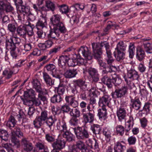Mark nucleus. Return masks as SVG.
<instances>
[{
	"label": "nucleus",
	"instance_id": "obj_1",
	"mask_svg": "<svg viewBox=\"0 0 152 152\" xmlns=\"http://www.w3.org/2000/svg\"><path fill=\"white\" fill-rule=\"evenodd\" d=\"M92 48L93 54L94 58L99 60L102 58V47L104 46L106 50V53L107 56L106 59L107 64L109 65H111L114 61V59L112 56V54L110 49L109 43L105 41L99 43H92Z\"/></svg>",
	"mask_w": 152,
	"mask_h": 152
},
{
	"label": "nucleus",
	"instance_id": "obj_2",
	"mask_svg": "<svg viewBox=\"0 0 152 152\" xmlns=\"http://www.w3.org/2000/svg\"><path fill=\"white\" fill-rule=\"evenodd\" d=\"M127 77L124 75V78L126 82V84L128 85L130 88L134 86V83L132 81L134 80H138L140 76L138 72L134 69L132 68L128 69L127 73Z\"/></svg>",
	"mask_w": 152,
	"mask_h": 152
},
{
	"label": "nucleus",
	"instance_id": "obj_3",
	"mask_svg": "<svg viewBox=\"0 0 152 152\" xmlns=\"http://www.w3.org/2000/svg\"><path fill=\"white\" fill-rule=\"evenodd\" d=\"M65 100L68 105L65 104L61 107V110L63 111V113H70L72 109L70 107V106L74 108H75L78 105V101L76 100L75 97H73L72 96H66Z\"/></svg>",
	"mask_w": 152,
	"mask_h": 152
},
{
	"label": "nucleus",
	"instance_id": "obj_4",
	"mask_svg": "<svg viewBox=\"0 0 152 152\" xmlns=\"http://www.w3.org/2000/svg\"><path fill=\"white\" fill-rule=\"evenodd\" d=\"M48 118V111L46 110H42L40 115L37 116L33 121L34 127L37 128H40L44 124Z\"/></svg>",
	"mask_w": 152,
	"mask_h": 152
},
{
	"label": "nucleus",
	"instance_id": "obj_5",
	"mask_svg": "<svg viewBox=\"0 0 152 152\" xmlns=\"http://www.w3.org/2000/svg\"><path fill=\"white\" fill-rule=\"evenodd\" d=\"M77 138L79 140H83L89 137V133L84 128L78 126L73 128Z\"/></svg>",
	"mask_w": 152,
	"mask_h": 152
},
{
	"label": "nucleus",
	"instance_id": "obj_6",
	"mask_svg": "<svg viewBox=\"0 0 152 152\" xmlns=\"http://www.w3.org/2000/svg\"><path fill=\"white\" fill-rule=\"evenodd\" d=\"M132 87L130 88L128 85L122 87L121 88L116 89L115 92L112 93L113 98H121L124 97L128 94L129 89H131Z\"/></svg>",
	"mask_w": 152,
	"mask_h": 152
},
{
	"label": "nucleus",
	"instance_id": "obj_7",
	"mask_svg": "<svg viewBox=\"0 0 152 152\" xmlns=\"http://www.w3.org/2000/svg\"><path fill=\"white\" fill-rule=\"evenodd\" d=\"M85 110V109H83L82 110L83 118L85 124L93 123L94 120L95 113L88 112L86 113Z\"/></svg>",
	"mask_w": 152,
	"mask_h": 152
},
{
	"label": "nucleus",
	"instance_id": "obj_8",
	"mask_svg": "<svg viewBox=\"0 0 152 152\" xmlns=\"http://www.w3.org/2000/svg\"><path fill=\"white\" fill-rule=\"evenodd\" d=\"M21 43L20 39L17 37L12 36L9 39L7 37L6 39V46L16 48V46L19 45Z\"/></svg>",
	"mask_w": 152,
	"mask_h": 152
},
{
	"label": "nucleus",
	"instance_id": "obj_9",
	"mask_svg": "<svg viewBox=\"0 0 152 152\" xmlns=\"http://www.w3.org/2000/svg\"><path fill=\"white\" fill-rule=\"evenodd\" d=\"M79 52L81 53L86 60H91L94 56L90 48L86 46H82L79 49Z\"/></svg>",
	"mask_w": 152,
	"mask_h": 152
},
{
	"label": "nucleus",
	"instance_id": "obj_10",
	"mask_svg": "<svg viewBox=\"0 0 152 152\" xmlns=\"http://www.w3.org/2000/svg\"><path fill=\"white\" fill-rule=\"evenodd\" d=\"M119 80V78H113L111 79L110 78L107 76L106 75H104L101 79L102 82L106 84L109 88H112L113 84L115 83L118 84V83L117 82V80Z\"/></svg>",
	"mask_w": 152,
	"mask_h": 152
},
{
	"label": "nucleus",
	"instance_id": "obj_11",
	"mask_svg": "<svg viewBox=\"0 0 152 152\" xmlns=\"http://www.w3.org/2000/svg\"><path fill=\"white\" fill-rule=\"evenodd\" d=\"M21 145L23 151L25 152H30L33 148L32 143L26 138H23L21 140Z\"/></svg>",
	"mask_w": 152,
	"mask_h": 152
},
{
	"label": "nucleus",
	"instance_id": "obj_12",
	"mask_svg": "<svg viewBox=\"0 0 152 152\" xmlns=\"http://www.w3.org/2000/svg\"><path fill=\"white\" fill-rule=\"evenodd\" d=\"M111 98L110 96L108 94H104L102 97L99 98V105L102 107H104L107 106L110 107L109 103Z\"/></svg>",
	"mask_w": 152,
	"mask_h": 152
},
{
	"label": "nucleus",
	"instance_id": "obj_13",
	"mask_svg": "<svg viewBox=\"0 0 152 152\" xmlns=\"http://www.w3.org/2000/svg\"><path fill=\"white\" fill-rule=\"evenodd\" d=\"M65 141L64 140L58 139L52 144V146L53 149L61 150L65 147Z\"/></svg>",
	"mask_w": 152,
	"mask_h": 152
},
{
	"label": "nucleus",
	"instance_id": "obj_14",
	"mask_svg": "<svg viewBox=\"0 0 152 152\" xmlns=\"http://www.w3.org/2000/svg\"><path fill=\"white\" fill-rule=\"evenodd\" d=\"M89 76L92 78L93 81L96 82L99 80V74L97 70L94 68L90 67L88 70Z\"/></svg>",
	"mask_w": 152,
	"mask_h": 152
},
{
	"label": "nucleus",
	"instance_id": "obj_15",
	"mask_svg": "<svg viewBox=\"0 0 152 152\" xmlns=\"http://www.w3.org/2000/svg\"><path fill=\"white\" fill-rule=\"evenodd\" d=\"M32 99L33 105L35 106H39L42 104L41 101L45 102L47 99L46 97L43 95L42 93L39 94L37 98L35 97Z\"/></svg>",
	"mask_w": 152,
	"mask_h": 152
},
{
	"label": "nucleus",
	"instance_id": "obj_16",
	"mask_svg": "<svg viewBox=\"0 0 152 152\" xmlns=\"http://www.w3.org/2000/svg\"><path fill=\"white\" fill-rule=\"evenodd\" d=\"M116 113L119 121H121L125 119L126 116V109L122 106H121L118 108Z\"/></svg>",
	"mask_w": 152,
	"mask_h": 152
},
{
	"label": "nucleus",
	"instance_id": "obj_17",
	"mask_svg": "<svg viewBox=\"0 0 152 152\" xmlns=\"http://www.w3.org/2000/svg\"><path fill=\"white\" fill-rule=\"evenodd\" d=\"M28 27L24 25H20L17 28L16 32L17 34L20 37L24 38L26 34L27 29Z\"/></svg>",
	"mask_w": 152,
	"mask_h": 152
},
{
	"label": "nucleus",
	"instance_id": "obj_18",
	"mask_svg": "<svg viewBox=\"0 0 152 152\" xmlns=\"http://www.w3.org/2000/svg\"><path fill=\"white\" fill-rule=\"evenodd\" d=\"M68 59L69 57L67 56H60L58 60V64L60 68L64 71L66 68V64Z\"/></svg>",
	"mask_w": 152,
	"mask_h": 152
},
{
	"label": "nucleus",
	"instance_id": "obj_19",
	"mask_svg": "<svg viewBox=\"0 0 152 152\" xmlns=\"http://www.w3.org/2000/svg\"><path fill=\"white\" fill-rule=\"evenodd\" d=\"M145 56V52L140 47L138 46L136 49V58L140 61H143Z\"/></svg>",
	"mask_w": 152,
	"mask_h": 152
},
{
	"label": "nucleus",
	"instance_id": "obj_20",
	"mask_svg": "<svg viewBox=\"0 0 152 152\" xmlns=\"http://www.w3.org/2000/svg\"><path fill=\"white\" fill-rule=\"evenodd\" d=\"M56 127L58 129L60 130L62 134L67 131L66 124L64 120L61 121L58 120L56 124Z\"/></svg>",
	"mask_w": 152,
	"mask_h": 152
},
{
	"label": "nucleus",
	"instance_id": "obj_21",
	"mask_svg": "<svg viewBox=\"0 0 152 152\" xmlns=\"http://www.w3.org/2000/svg\"><path fill=\"white\" fill-rule=\"evenodd\" d=\"M47 148H45L44 144L42 142H38L35 145V147L34 152H48Z\"/></svg>",
	"mask_w": 152,
	"mask_h": 152
},
{
	"label": "nucleus",
	"instance_id": "obj_22",
	"mask_svg": "<svg viewBox=\"0 0 152 152\" xmlns=\"http://www.w3.org/2000/svg\"><path fill=\"white\" fill-rule=\"evenodd\" d=\"M74 83L76 86L80 88V90L82 91H85L87 90V85L85 81L81 79H79L74 81Z\"/></svg>",
	"mask_w": 152,
	"mask_h": 152
},
{
	"label": "nucleus",
	"instance_id": "obj_23",
	"mask_svg": "<svg viewBox=\"0 0 152 152\" xmlns=\"http://www.w3.org/2000/svg\"><path fill=\"white\" fill-rule=\"evenodd\" d=\"M88 145L92 149H94L96 151H99V143L96 139L92 141L90 139H88L86 141Z\"/></svg>",
	"mask_w": 152,
	"mask_h": 152
},
{
	"label": "nucleus",
	"instance_id": "obj_24",
	"mask_svg": "<svg viewBox=\"0 0 152 152\" xmlns=\"http://www.w3.org/2000/svg\"><path fill=\"white\" fill-rule=\"evenodd\" d=\"M77 74V69H73L66 70L64 73V75L66 78H71L75 77Z\"/></svg>",
	"mask_w": 152,
	"mask_h": 152
},
{
	"label": "nucleus",
	"instance_id": "obj_25",
	"mask_svg": "<svg viewBox=\"0 0 152 152\" xmlns=\"http://www.w3.org/2000/svg\"><path fill=\"white\" fill-rule=\"evenodd\" d=\"M15 74L14 69L7 68L3 71L2 75L5 79L8 80L11 78L12 76Z\"/></svg>",
	"mask_w": 152,
	"mask_h": 152
},
{
	"label": "nucleus",
	"instance_id": "obj_26",
	"mask_svg": "<svg viewBox=\"0 0 152 152\" xmlns=\"http://www.w3.org/2000/svg\"><path fill=\"white\" fill-rule=\"evenodd\" d=\"M121 142H124L123 141L118 142L116 143L114 146V152H123L126 148V146L122 145Z\"/></svg>",
	"mask_w": 152,
	"mask_h": 152
},
{
	"label": "nucleus",
	"instance_id": "obj_27",
	"mask_svg": "<svg viewBox=\"0 0 152 152\" xmlns=\"http://www.w3.org/2000/svg\"><path fill=\"white\" fill-rule=\"evenodd\" d=\"M36 95L35 91L32 88L27 89L24 91V96L25 98L32 99L35 97Z\"/></svg>",
	"mask_w": 152,
	"mask_h": 152
},
{
	"label": "nucleus",
	"instance_id": "obj_28",
	"mask_svg": "<svg viewBox=\"0 0 152 152\" xmlns=\"http://www.w3.org/2000/svg\"><path fill=\"white\" fill-rule=\"evenodd\" d=\"M59 35V33L53 28V29L50 30V33L48 34L47 37L54 40V39H57Z\"/></svg>",
	"mask_w": 152,
	"mask_h": 152
},
{
	"label": "nucleus",
	"instance_id": "obj_29",
	"mask_svg": "<svg viewBox=\"0 0 152 152\" xmlns=\"http://www.w3.org/2000/svg\"><path fill=\"white\" fill-rule=\"evenodd\" d=\"M47 25L46 20L45 18L42 17L39 18L36 23V26L37 29L39 28H42L45 27Z\"/></svg>",
	"mask_w": 152,
	"mask_h": 152
},
{
	"label": "nucleus",
	"instance_id": "obj_30",
	"mask_svg": "<svg viewBox=\"0 0 152 152\" xmlns=\"http://www.w3.org/2000/svg\"><path fill=\"white\" fill-rule=\"evenodd\" d=\"M131 102L133 108L136 110L140 109L142 103L139 99L136 98L134 99H132Z\"/></svg>",
	"mask_w": 152,
	"mask_h": 152
},
{
	"label": "nucleus",
	"instance_id": "obj_31",
	"mask_svg": "<svg viewBox=\"0 0 152 152\" xmlns=\"http://www.w3.org/2000/svg\"><path fill=\"white\" fill-rule=\"evenodd\" d=\"M54 28L57 31L60 32L61 33H64L66 31L65 25L62 21L54 26Z\"/></svg>",
	"mask_w": 152,
	"mask_h": 152
},
{
	"label": "nucleus",
	"instance_id": "obj_32",
	"mask_svg": "<svg viewBox=\"0 0 152 152\" xmlns=\"http://www.w3.org/2000/svg\"><path fill=\"white\" fill-rule=\"evenodd\" d=\"M98 111V115L100 119L104 120L106 119L107 113L105 107H102V109H99Z\"/></svg>",
	"mask_w": 152,
	"mask_h": 152
},
{
	"label": "nucleus",
	"instance_id": "obj_33",
	"mask_svg": "<svg viewBox=\"0 0 152 152\" xmlns=\"http://www.w3.org/2000/svg\"><path fill=\"white\" fill-rule=\"evenodd\" d=\"M32 83L33 87L35 89L36 92L39 94L42 93V91L39 81L37 79H34L32 82Z\"/></svg>",
	"mask_w": 152,
	"mask_h": 152
},
{
	"label": "nucleus",
	"instance_id": "obj_34",
	"mask_svg": "<svg viewBox=\"0 0 152 152\" xmlns=\"http://www.w3.org/2000/svg\"><path fill=\"white\" fill-rule=\"evenodd\" d=\"M61 17L58 14L54 15L50 18V21L52 24L54 26L61 22Z\"/></svg>",
	"mask_w": 152,
	"mask_h": 152
},
{
	"label": "nucleus",
	"instance_id": "obj_35",
	"mask_svg": "<svg viewBox=\"0 0 152 152\" xmlns=\"http://www.w3.org/2000/svg\"><path fill=\"white\" fill-rule=\"evenodd\" d=\"M42 74L44 80L47 85L51 86L53 84V82L51 77L46 72H43Z\"/></svg>",
	"mask_w": 152,
	"mask_h": 152
},
{
	"label": "nucleus",
	"instance_id": "obj_36",
	"mask_svg": "<svg viewBox=\"0 0 152 152\" xmlns=\"http://www.w3.org/2000/svg\"><path fill=\"white\" fill-rule=\"evenodd\" d=\"M58 7L60 12L62 14H66L68 17H70L68 13H70L71 11L67 5L65 4H63L59 6Z\"/></svg>",
	"mask_w": 152,
	"mask_h": 152
},
{
	"label": "nucleus",
	"instance_id": "obj_37",
	"mask_svg": "<svg viewBox=\"0 0 152 152\" xmlns=\"http://www.w3.org/2000/svg\"><path fill=\"white\" fill-rule=\"evenodd\" d=\"M114 55L117 60L119 61L124 59L125 54L123 51L115 50L114 53Z\"/></svg>",
	"mask_w": 152,
	"mask_h": 152
},
{
	"label": "nucleus",
	"instance_id": "obj_38",
	"mask_svg": "<svg viewBox=\"0 0 152 152\" xmlns=\"http://www.w3.org/2000/svg\"><path fill=\"white\" fill-rule=\"evenodd\" d=\"M75 145L79 151H80L81 152H83L87 147L84 142L79 140L77 141Z\"/></svg>",
	"mask_w": 152,
	"mask_h": 152
},
{
	"label": "nucleus",
	"instance_id": "obj_39",
	"mask_svg": "<svg viewBox=\"0 0 152 152\" xmlns=\"http://www.w3.org/2000/svg\"><path fill=\"white\" fill-rule=\"evenodd\" d=\"M57 121V119H53L52 115H50L47 119L45 121L47 126L49 127L50 129L51 130L52 127L55 121Z\"/></svg>",
	"mask_w": 152,
	"mask_h": 152
},
{
	"label": "nucleus",
	"instance_id": "obj_40",
	"mask_svg": "<svg viewBox=\"0 0 152 152\" xmlns=\"http://www.w3.org/2000/svg\"><path fill=\"white\" fill-rule=\"evenodd\" d=\"M91 129L95 134H99L102 130L100 126L97 124H94L91 126Z\"/></svg>",
	"mask_w": 152,
	"mask_h": 152
},
{
	"label": "nucleus",
	"instance_id": "obj_41",
	"mask_svg": "<svg viewBox=\"0 0 152 152\" xmlns=\"http://www.w3.org/2000/svg\"><path fill=\"white\" fill-rule=\"evenodd\" d=\"M11 131L12 134H15L18 137H22L23 136V133L21 131L20 128L18 126H15Z\"/></svg>",
	"mask_w": 152,
	"mask_h": 152
},
{
	"label": "nucleus",
	"instance_id": "obj_42",
	"mask_svg": "<svg viewBox=\"0 0 152 152\" xmlns=\"http://www.w3.org/2000/svg\"><path fill=\"white\" fill-rule=\"evenodd\" d=\"M45 6L48 8V10H51L52 11H53L56 9V6L55 4L49 0L46 1Z\"/></svg>",
	"mask_w": 152,
	"mask_h": 152
},
{
	"label": "nucleus",
	"instance_id": "obj_43",
	"mask_svg": "<svg viewBox=\"0 0 152 152\" xmlns=\"http://www.w3.org/2000/svg\"><path fill=\"white\" fill-rule=\"evenodd\" d=\"M17 10L25 15L28 14L30 12V7L28 6L23 5Z\"/></svg>",
	"mask_w": 152,
	"mask_h": 152
},
{
	"label": "nucleus",
	"instance_id": "obj_44",
	"mask_svg": "<svg viewBox=\"0 0 152 152\" xmlns=\"http://www.w3.org/2000/svg\"><path fill=\"white\" fill-rule=\"evenodd\" d=\"M56 136L51 133H48L45 134V140L48 142L52 143L55 140Z\"/></svg>",
	"mask_w": 152,
	"mask_h": 152
},
{
	"label": "nucleus",
	"instance_id": "obj_45",
	"mask_svg": "<svg viewBox=\"0 0 152 152\" xmlns=\"http://www.w3.org/2000/svg\"><path fill=\"white\" fill-rule=\"evenodd\" d=\"M62 134L63 137L66 138L68 142H72L74 140L72 134L67 131L62 133Z\"/></svg>",
	"mask_w": 152,
	"mask_h": 152
},
{
	"label": "nucleus",
	"instance_id": "obj_46",
	"mask_svg": "<svg viewBox=\"0 0 152 152\" xmlns=\"http://www.w3.org/2000/svg\"><path fill=\"white\" fill-rule=\"evenodd\" d=\"M63 97L58 94H55L51 99L53 103H60L63 100Z\"/></svg>",
	"mask_w": 152,
	"mask_h": 152
},
{
	"label": "nucleus",
	"instance_id": "obj_47",
	"mask_svg": "<svg viewBox=\"0 0 152 152\" xmlns=\"http://www.w3.org/2000/svg\"><path fill=\"white\" fill-rule=\"evenodd\" d=\"M80 112L77 108L72 109L70 113V115L72 117L78 118L80 116Z\"/></svg>",
	"mask_w": 152,
	"mask_h": 152
},
{
	"label": "nucleus",
	"instance_id": "obj_48",
	"mask_svg": "<svg viewBox=\"0 0 152 152\" xmlns=\"http://www.w3.org/2000/svg\"><path fill=\"white\" fill-rule=\"evenodd\" d=\"M55 90L58 94L63 97L65 91V88L63 86H59L55 88Z\"/></svg>",
	"mask_w": 152,
	"mask_h": 152
},
{
	"label": "nucleus",
	"instance_id": "obj_49",
	"mask_svg": "<svg viewBox=\"0 0 152 152\" xmlns=\"http://www.w3.org/2000/svg\"><path fill=\"white\" fill-rule=\"evenodd\" d=\"M143 46L146 52L148 53H152V43L149 42L143 44Z\"/></svg>",
	"mask_w": 152,
	"mask_h": 152
},
{
	"label": "nucleus",
	"instance_id": "obj_50",
	"mask_svg": "<svg viewBox=\"0 0 152 152\" xmlns=\"http://www.w3.org/2000/svg\"><path fill=\"white\" fill-rule=\"evenodd\" d=\"M6 48L7 49L10 50L11 56L13 58L16 59L18 56L17 53L15 50L16 48L8 46H6Z\"/></svg>",
	"mask_w": 152,
	"mask_h": 152
},
{
	"label": "nucleus",
	"instance_id": "obj_51",
	"mask_svg": "<svg viewBox=\"0 0 152 152\" xmlns=\"http://www.w3.org/2000/svg\"><path fill=\"white\" fill-rule=\"evenodd\" d=\"M0 133H1L0 135L2 140L4 141H7L8 140L9 136L7 132L5 130L0 129Z\"/></svg>",
	"mask_w": 152,
	"mask_h": 152
},
{
	"label": "nucleus",
	"instance_id": "obj_52",
	"mask_svg": "<svg viewBox=\"0 0 152 152\" xmlns=\"http://www.w3.org/2000/svg\"><path fill=\"white\" fill-rule=\"evenodd\" d=\"M116 133L121 136H122L124 132L125 129L124 127L121 125H117L116 128Z\"/></svg>",
	"mask_w": 152,
	"mask_h": 152
},
{
	"label": "nucleus",
	"instance_id": "obj_53",
	"mask_svg": "<svg viewBox=\"0 0 152 152\" xmlns=\"http://www.w3.org/2000/svg\"><path fill=\"white\" fill-rule=\"evenodd\" d=\"M135 46L133 44H130L129 48V56L130 58H132L134 54Z\"/></svg>",
	"mask_w": 152,
	"mask_h": 152
},
{
	"label": "nucleus",
	"instance_id": "obj_54",
	"mask_svg": "<svg viewBox=\"0 0 152 152\" xmlns=\"http://www.w3.org/2000/svg\"><path fill=\"white\" fill-rule=\"evenodd\" d=\"M85 8L88 9L87 10L88 12H89L91 10L92 13L95 12L97 10L96 5L94 4H92L91 5H87L86 6Z\"/></svg>",
	"mask_w": 152,
	"mask_h": 152
},
{
	"label": "nucleus",
	"instance_id": "obj_55",
	"mask_svg": "<svg viewBox=\"0 0 152 152\" xmlns=\"http://www.w3.org/2000/svg\"><path fill=\"white\" fill-rule=\"evenodd\" d=\"M99 63L101 66L103 67L104 69L102 71V74L103 75H107L108 72H111L112 70L110 68L104 66V63L102 62V61H99Z\"/></svg>",
	"mask_w": 152,
	"mask_h": 152
},
{
	"label": "nucleus",
	"instance_id": "obj_56",
	"mask_svg": "<svg viewBox=\"0 0 152 152\" xmlns=\"http://www.w3.org/2000/svg\"><path fill=\"white\" fill-rule=\"evenodd\" d=\"M126 49V46L123 41H120L117 45L115 50H121L123 51Z\"/></svg>",
	"mask_w": 152,
	"mask_h": 152
},
{
	"label": "nucleus",
	"instance_id": "obj_57",
	"mask_svg": "<svg viewBox=\"0 0 152 152\" xmlns=\"http://www.w3.org/2000/svg\"><path fill=\"white\" fill-rule=\"evenodd\" d=\"M103 133L106 138L110 140L111 137L110 130L107 128H104L103 129Z\"/></svg>",
	"mask_w": 152,
	"mask_h": 152
},
{
	"label": "nucleus",
	"instance_id": "obj_58",
	"mask_svg": "<svg viewBox=\"0 0 152 152\" xmlns=\"http://www.w3.org/2000/svg\"><path fill=\"white\" fill-rule=\"evenodd\" d=\"M138 70L141 73H144L146 70V67L143 62L139 64L137 67Z\"/></svg>",
	"mask_w": 152,
	"mask_h": 152
},
{
	"label": "nucleus",
	"instance_id": "obj_59",
	"mask_svg": "<svg viewBox=\"0 0 152 152\" xmlns=\"http://www.w3.org/2000/svg\"><path fill=\"white\" fill-rule=\"evenodd\" d=\"M76 58L70 59L69 58V59L67 61L68 65L69 66L74 67L77 64V62H76Z\"/></svg>",
	"mask_w": 152,
	"mask_h": 152
},
{
	"label": "nucleus",
	"instance_id": "obj_60",
	"mask_svg": "<svg viewBox=\"0 0 152 152\" xmlns=\"http://www.w3.org/2000/svg\"><path fill=\"white\" fill-rule=\"evenodd\" d=\"M68 152H80L75 144L69 145L68 146Z\"/></svg>",
	"mask_w": 152,
	"mask_h": 152
},
{
	"label": "nucleus",
	"instance_id": "obj_61",
	"mask_svg": "<svg viewBox=\"0 0 152 152\" xmlns=\"http://www.w3.org/2000/svg\"><path fill=\"white\" fill-rule=\"evenodd\" d=\"M61 109L58 107H55L53 106L52 107V111L54 115H59L61 113Z\"/></svg>",
	"mask_w": 152,
	"mask_h": 152
},
{
	"label": "nucleus",
	"instance_id": "obj_62",
	"mask_svg": "<svg viewBox=\"0 0 152 152\" xmlns=\"http://www.w3.org/2000/svg\"><path fill=\"white\" fill-rule=\"evenodd\" d=\"M61 47L59 46H56L50 49L49 52V55H54L60 50Z\"/></svg>",
	"mask_w": 152,
	"mask_h": 152
},
{
	"label": "nucleus",
	"instance_id": "obj_63",
	"mask_svg": "<svg viewBox=\"0 0 152 152\" xmlns=\"http://www.w3.org/2000/svg\"><path fill=\"white\" fill-rule=\"evenodd\" d=\"M7 1H0V13L5 11Z\"/></svg>",
	"mask_w": 152,
	"mask_h": 152
},
{
	"label": "nucleus",
	"instance_id": "obj_64",
	"mask_svg": "<svg viewBox=\"0 0 152 152\" xmlns=\"http://www.w3.org/2000/svg\"><path fill=\"white\" fill-rule=\"evenodd\" d=\"M11 142L14 144V145L18 148L20 147L19 141L15 136H12L11 138Z\"/></svg>",
	"mask_w": 152,
	"mask_h": 152
}]
</instances>
